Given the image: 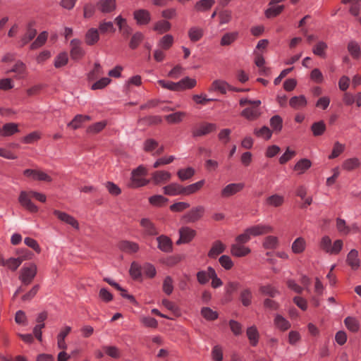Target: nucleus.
Masks as SVG:
<instances>
[{
    "instance_id": "1",
    "label": "nucleus",
    "mask_w": 361,
    "mask_h": 361,
    "mask_svg": "<svg viewBox=\"0 0 361 361\" xmlns=\"http://www.w3.org/2000/svg\"><path fill=\"white\" fill-rule=\"evenodd\" d=\"M206 209L202 205L192 207L181 216V221L185 224H194L201 220L204 216Z\"/></svg>"
},
{
    "instance_id": "2",
    "label": "nucleus",
    "mask_w": 361,
    "mask_h": 361,
    "mask_svg": "<svg viewBox=\"0 0 361 361\" xmlns=\"http://www.w3.org/2000/svg\"><path fill=\"white\" fill-rule=\"evenodd\" d=\"M147 174V170L143 165H140L136 169H133L131 172V188H140L147 185L150 180L140 178Z\"/></svg>"
},
{
    "instance_id": "3",
    "label": "nucleus",
    "mask_w": 361,
    "mask_h": 361,
    "mask_svg": "<svg viewBox=\"0 0 361 361\" xmlns=\"http://www.w3.org/2000/svg\"><path fill=\"white\" fill-rule=\"evenodd\" d=\"M37 273V265L34 263H30L27 266L24 265L21 268L18 279L23 285L28 286L32 282Z\"/></svg>"
},
{
    "instance_id": "4",
    "label": "nucleus",
    "mask_w": 361,
    "mask_h": 361,
    "mask_svg": "<svg viewBox=\"0 0 361 361\" xmlns=\"http://www.w3.org/2000/svg\"><path fill=\"white\" fill-rule=\"evenodd\" d=\"M217 130V125L214 123L203 122L199 126L192 130V136L193 137L207 135Z\"/></svg>"
},
{
    "instance_id": "5",
    "label": "nucleus",
    "mask_w": 361,
    "mask_h": 361,
    "mask_svg": "<svg viewBox=\"0 0 361 361\" xmlns=\"http://www.w3.org/2000/svg\"><path fill=\"white\" fill-rule=\"evenodd\" d=\"M70 56L71 59L74 61H79L82 59L85 55V51L82 47V42L80 39L75 38L70 42Z\"/></svg>"
},
{
    "instance_id": "6",
    "label": "nucleus",
    "mask_w": 361,
    "mask_h": 361,
    "mask_svg": "<svg viewBox=\"0 0 361 361\" xmlns=\"http://www.w3.org/2000/svg\"><path fill=\"white\" fill-rule=\"evenodd\" d=\"M179 238L176 241V245L186 244L191 242L196 235V231L188 227L182 226L179 231Z\"/></svg>"
},
{
    "instance_id": "7",
    "label": "nucleus",
    "mask_w": 361,
    "mask_h": 361,
    "mask_svg": "<svg viewBox=\"0 0 361 361\" xmlns=\"http://www.w3.org/2000/svg\"><path fill=\"white\" fill-rule=\"evenodd\" d=\"M35 25L36 23L34 20H31L27 23L26 32L18 42L20 47H23L35 38L37 35V30L35 28Z\"/></svg>"
},
{
    "instance_id": "8",
    "label": "nucleus",
    "mask_w": 361,
    "mask_h": 361,
    "mask_svg": "<svg viewBox=\"0 0 361 361\" xmlns=\"http://www.w3.org/2000/svg\"><path fill=\"white\" fill-rule=\"evenodd\" d=\"M30 192L21 191L18 197V202L22 207L32 213L38 211L37 207L31 201Z\"/></svg>"
},
{
    "instance_id": "9",
    "label": "nucleus",
    "mask_w": 361,
    "mask_h": 361,
    "mask_svg": "<svg viewBox=\"0 0 361 361\" xmlns=\"http://www.w3.org/2000/svg\"><path fill=\"white\" fill-rule=\"evenodd\" d=\"M53 214L61 221L71 226L76 230H79V223L75 217L67 214L66 212L59 210H54Z\"/></svg>"
},
{
    "instance_id": "10",
    "label": "nucleus",
    "mask_w": 361,
    "mask_h": 361,
    "mask_svg": "<svg viewBox=\"0 0 361 361\" xmlns=\"http://www.w3.org/2000/svg\"><path fill=\"white\" fill-rule=\"evenodd\" d=\"M244 188L243 183H230L221 190V195L222 197H229L240 192Z\"/></svg>"
},
{
    "instance_id": "11",
    "label": "nucleus",
    "mask_w": 361,
    "mask_h": 361,
    "mask_svg": "<svg viewBox=\"0 0 361 361\" xmlns=\"http://www.w3.org/2000/svg\"><path fill=\"white\" fill-rule=\"evenodd\" d=\"M32 256L33 254L32 252H29V255L27 256H20L17 258L11 257L8 259L5 260L3 266L7 267L12 271H16L24 260L30 259Z\"/></svg>"
},
{
    "instance_id": "12",
    "label": "nucleus",
    "mask_w": 361,
    "mask_h": 361,
    "mask_svg": "<svg viewBox=\"0 0 361 361\" xmlns=\"http://www.w3.org/2000/svg\"><path fill=\"white\" fill-rule=\"evenodd\" d=\"M134 19L139 25H147L151 20V14L146 9H138L133 13Z\"/></svg>"
},
{
    "instance_id": "13",
    "label": "nucleus",
    "mask_w": 361,
    "mask_h": 361,
    "mask_svg": "<svg viewBox=\"0 0 361 361\" xmlns=\"http://www.w3.org/2000/svg\"><path fill=\"white\" fill-rule=\"evenodd\" d=\"M96 6L102 13H110L116 8V0H99Z\"/></svg>"
},
{
    "instance_id": "14",
    "label": "nucleus",
    "mask_w": 361,
    "mask_h": 361,
    "mask_svg": "<svg viewBox=\"0 0 361 361\" xmlns=\"http://www.w3.org/2000/svg\"><path fill=\"white\" fill-rule=\"evenodd\" d=\"M171 173L166 171H156L152 173V181L155 185L165 183L170 180Z\"/></svg>"
},
{
    "instance_id": "15",
    "label": "nucleus",
    "mask_w": 361,
    "mask_h": 361,
    "mask_svg": "<svg viewBox=\"0 0 361 361\" xmlns=\"http://www.w3.org/2000/svg\"><path fill=\"white\" fill-rule=\"evenodd\" d=\"M158 248L164 252L169 253L173 250V243L170 238L161 235L157 238Z\"/></svg>"
},
{
    "instance_id": "16",
    "label": "nucleus",
    "mask_w": 361,
    "mask_h": 361,
    "mask_svg": "<svg viewBox=\"0 0 361 361\" xmlns=\"http://www.w3.org/2000/svg\"><path fill=\"white\" fill-rule=\"evenodd\" d=\"M164 193L169 196L183 195V185L177 183H170L163 188Z\"/></svg>"
},
{
    "instance_id": "17",
    "label": "nucleus",
    "mask_w": 361,
    "mask_h": 361,
    "mask_svg": "<svg viewBox=\"0 0 361 361\" xmlns=\"http://www.w3.org/2000/svg\"><path fill=\"white\" fill-rule=\"evenodd\" d=\"M251 236H258L272 232L273 228L269 225L257 224L247 228Z\"/></svg>"
},
{
    "instance_id": "18",
    "label": "nucleus",
    "mask_w": 361,
    "mask_h": 361,
    "mask_svg": "<svg viewBox=\"0 0 361 361\" xmlns=\"http://www.w3.org/2000/svg\"><path fill=\"white\" fill-rule=\"evenodd\" d=\"M15 73V78L16 79H23L27 76V74L26 66L21 61H18L13 67L7 71V73Z\"/></svg>"
},
{
    "instance_id": "19",
    "label": "nucleus",
    "mask_w": 361,
    "mask_h": 361,
    "mask_svg": "<svg viewBox=\"0 0 361 361\" xmlns=\"http://www.w3.org/2000/svg\"><path fill=\"white\" fill-rule=\"evenodd\" d=\"M140 226L143 228L145 235H157L159 233L154 224L149 219H142L140 220Z\"/></svg>"
},
{
    "instance_id": "20",
    "label": "nucleus",
    "mask_w": 361,
    "mask_h": 361,
    "mask_svg": "<svg viewBox=\"0 0 361 361\" xmlns=\"http://www.w3.org/2000/svg\"><path fill=\"white\" fill-rule=\"evenodd\" d=\"M346 263L352 269L357 270L360 267V261L358 257V252L355 249L351 250L347 255Z\"/></svg>"
},
{
    "instance_id": "21",
    "label": "nucleus",
    "mask_w": 361,
    "mask_h": 361,
    "mask_svg": "<svg viewBox=\"0 0 361 361\" xmlns=\"http://www.w3.org/2000/svg\"><path fill=\"white\" fill-rule=\"evenodd\" d=\"M118 246L121 251L129 254L137 252L140 248L137 243L129 240H122L119 242Z\"/></svg>"
},
{
    "instance_id": "22",
    "label": "nucleus",
    "mask_w": 361,
    "mask_h": 361,
    "mask_svg": "<svg viewBox=\"0 0 361 361\" xmlns=\"http://www.w3.org/2000/svg\"><path fill=\"white\" fill-rule=\"evenodd\" d=\"M251 250L243 245L234 243L231 246V253L233 256L243 257L250 254Z\"/></svg>"
},
{
    "instance_id": "23",
    "label": "nucleus",
    "mask_w": 361,
    "mask_h": 361,
    "mask_svg": "<svg viewBox=\"0 0 361 361\" xmlns=\"http://www.w3.org/2000/svg\"><path fill=\"white\" fill-rule=\"evenodd\" d=\"M99 40V30L97 28H90L85 35V42L89 46H93Z\"/></svg>"
},
{
    "instance_id": "24",
    "label": "nucleus",
    "mask_w": 361,
    "mask_h": 361,
    "mask_svg": "<svg viewBox=\"0 0 361 361\" xmlns=\"http://www.w3.org/2000/svg\"><path fill=\"white\" fill-rule=\"evenodd\" d=\"M239 37L238 31L228 32L224 34L220 40V45L227 47L234 43Z\"/></svg>"
},
{
    "instance_id": "25",
    "label": "nucleus",
    "mask_w": 361,
    "mask_h": 361,
    "mask_svg": "<svg viewBox=\"0 0 361 361\" xmlns=\"http://www.w3.org/2000/svg\"><path fill=\"white\" fill-rule=\"evenodd\" d=\"M260 109L256 107L245 108L240 113L241 116L249 121H255L260 116Z\"/></svg>"
},
{
    "instance_id": "26",
    "label": "nucleus",
    "mask_w": 361,
    "mask_h": 361,
    "mask_svg": "<svg viewBox=\"0 0 361 361\" xmlns=\"http://www.w3.org/2000/svg\"><path fill=\"white\" fill-rule=\"evenodd\" d=\"M225 249L226 246L221 240H216L213 243L208 252V257L213 259L216 258L218 255L223 253Z\"/></svg>"
},
{
    "instance_id": "27",
    "label": "nucleus",
    "mask_w": 361,
    "mask_h": 361,
    "mask_svg": "<svg viewBox=\"0 0 361 361\" xmlns=\"http://www.w3.org/2000/svg\"><path fill=\"white\" fill-rule=\"evenodd\" d=\"M307 102L304 95L294 96L289 100V105L294 109H300L307 106Z\"/></svg>"
},
{
    "instance_id": "28",
    "label": "nucleus",
    "mask_w": 361,
    "mask_h": 361,
    "mask_svg": "<svg viewBox=\"0 0 361 361\" xmlns=\"http://www.w3.org/2000/svg\"><path fill=\"white\" fill-rule=\"evenodd\" d=\"M347 49L354 59H358L361 56V48L357 42L350 40L347 45Z\"/></svg>"
},
{
    "instance_id": "29",
    "label": "nucleus",
    "mask_w": 361,
    "mask_h": 361,
    "mask_svg": "<svg viewBox=\"0 0 361 361\" xmlns=\"http://www.w3.org/2000/svg\"><path fill=\"white\" fill-rule=\"evenodd\" d=\"M312 166V162L310 159L303 158L300 159L293 167V170L299 175L304 173Z\"/></svg>"
},
{
    "instance_id": "30",
    "label": "nucleus",
    "mask_w": 361,
    "mask_h": 361,
    "mask_svg": "<svg viewBox=\"0 0 361 361\" xmlns=\"http://www.w3.org/2000/svg\"><path fill=\"white\" fill-rule=\"evenodd\" d=\"M90 120L89 116H83L82 114L76 115L73 120L67 124V126L73 130H77L82 127L84 122Z\"/></svg>"
},
{
    "instance_id": "31",
    "label": "nucleus",
    "mask_w": 361,
    "mask_h": 361,
    "mask_svg": "<svg viewBox=\"0 0 361 361\" xmlns=\"http://www.w3.org/2000/svg\"><path fill=\"white\" fill-rule=\"evenodd\" d=\"M203 35L204 30L200 27L193 26L188 30V37L192 42H198L202 39Z\"/></svg>"
},
{
    "instance_id": "32",
    "label": "nucleus",
    "mask_w": 361,
    "mask_h": 361,
    "mask_svg": "<svg viewBox=\"0 0 361 361\" xmlns=\"http://www.w3.org/2000/svg\"><path fill=\"white\" fill-rule=\"evenodd\" d=\"M1 129V133L0 135L4 137L11 136L19 131L18 126L17 123H6L3 126L2 128Z\"/></svg>"
},
{
    "instance_id": "33",
    "label": "nucleus",
    "mask_w": 361,
    "mask_h": 361,
    "mask_svg": "<svg viewBox=\"0 0 361 361\" xmlns=\"http://www.w3.org/2000/svg\"><path fill=\"white\" fill-rule=\"evenodd\" d=\"M204 180H200L195 183L183 186V195H190L198 192L204 185Z\"/></svg>"
},
{
    "instance_id": "34",
    "label": "nucleus",
    "mask_w": 361,
    "mask_h": 361,
    "mask_svg": "<svg viewBox=\"0 0 361 361\" xmlns=\"http://www.w3.org/2000/svg\"><path fill=\"white\" fill-rule=\"evenodd\" d=\"M247 336L252 346H256L259 342V334L255 326H250L246 331Z\"/></svg>"
},
{
    "instance_id": "35",
    "label": "nucleus",
    "mask_w": 361,
    "mask_h": 361,
    "mask_svg": "<svg viewBox=\"0 0 361 361\" xmlns=\"http://www.w3.org/2000/svg\"><path fill=\"white\" fill-rule=\"evenodd\" d=\"M306 248V241L302 237L297 238L291 246L292 252L294 254L302 253Z\"/></svg>"
},
{
    "instance_id": "36",
    "label": "nucleus",
    "mask_w": 361,
    "mask_h": 361,
    "mask_svg": "<svg viewBox=\"0 0 361 361\" xmlns=\"http://www.w3.org/2000/svg\"><path fill=\"white\" fill-rule=\"evenodd\" d=\"M284 203V197L282 195L274 194L269 196L265 200V204L268 206L279 207Z\"/></svg>"
},
{
    "instance_id": "37",
    "label": "nucleus",
    "mask_w": 361,
    "mask_h": 361,
    "mask_svg": "<svg viewBox=\"0 0 361 361\" xmlns=\"http://www.w3.org/2000/svg\"><path fill=\"white\" fill-rule=\"evenodd\" d=\"M214 4V0H200L196 2L194 8L197 12H205L209 11Z\"/></svg>"
},
{
    "instance_id": "38",
    "label": "nucleus",
    "mask_w": 361,
    "mask_h": 361,
    "mask_svg": "<svg viewBox=\"0 0 361 361\" xmlns=\"http://www.w3.org/2000/svg\"><path fill=\"white\" fill-rule=\"evenodd\" d=\"M283 9V5H271L269 6V8L265 10L264 15L267 18H273L280 15Z\"/></svg>"
},
{
    "instance_id": "39",
    "label": "nucleus",
    "mask_w": 361,
    "mask_h": 361,
    "mask_svg": "<svg viewBox=\"0 0 361 361\" xmlns=\"http://www.w3.org/2000/svg\"><path fill=\"white\" fill-rule=\"evenodd\" d=\"M259 292L264 295L271 298H274L280 294L279 290L271 284L261 286L259 287Z\"/></svg>"
},
{
    "instance_id": "40",
    "label": "nucleus",
    "mask_w": 361,
    "mask_h": 361,
    "mask_svg": "<svg viewBox=\"0 0 361 361\" xmlns=\"http://www.w3.org/2000/svg\"><path fill=\"white\" fill-rule=\"evenodd\" d=\"M275 326L281 331H285L290 328V323L280 314H276L274 320Z\"/></svg>"
},
{
    "instance_id": "41",
    "label": "nucleus",
    "mask_w": 361,
    "mask_h": 361,
    "mask_svg": "<svg viewBox=\"0 0 361 361\" xmlns=\"http://www.w3.org/2000/svg\"><path fill=\"white\" fill-rule=\"evenodd\" d=\"M195 169L190 166L185 169H180L177 171V176L181 181L189 180L195 175Z\"/></svg>"
},
{
    "instance_id": "42",
    "label": "nucleus",
    "mask_w": 361,
    "mask_h": 361,
    "mask_svg": "<svg viewBox=\"0 0 361 361\" xmlns=\"http://www.w3.org/2000/svg\"><path fill=\"white\" fill-rule=\"evenodd\" d=\"M48 32L47 31H43L39 33V35L37 37L35 40L30 44V49H37L42 46H43L47 40Z\"/></svg>"
},
{
    "instance_id": "43",
    "label": "nucleus",
    "mask_w": 361,
    "mask_h": 361,
    "mask_svg": "<svg viewBox=\"0 0 361 361\" xmlns=\"http://www.w3.org/2000/svg\"><path fill=\"white\" fill-rule=\"evenodd\" d=\"M178 91H183L187 89H192L195 87L197 84V81L195 78H191L189 77H185L178 81Z\"/></svg>"
},
{
    "instance_id": "44",
    "label": "nucleus",
    "mask_w": 361,
    "mask_h": 361,
    "mask_svg": "<svg viewBox=\"0 0 361 361\" xmlns=\"http://www.w3.org/2000/svg\"><path fill=\"white\" fill-rule=\"evenodd\" d=\"M144 38V35L141 32H135L130 39V49H131L132 50L136 49L139 47V45L142 42Z\"/></svg>"
},
{
    "instance_id": "45",
    "label": "nucleus",
    "mask_w": 361,
    "mask_h": 361,
    "mask_svg": "<svg viewBox=\"0 0 361 361\" xmlns=\"http://www.w3.org/2000/svg\"><path fill=\"white\" fill-rule=\"evenodd\" d=\"M185 116L186 113L185 111H176L175 113L166 115L165 116V120L169 123H178L183 121Z\"/></svg>"
},
{
    "instance_id": "46",
    "label": "nucleus",
    "mask_w": 361,
    "mask_h": 361,
    "mask_svg": "<svg viewBox=\"0 0 361 361\" xmlns=\"http://www.w3.org/2000/svg\"><path fill=\"white\" fill-rule=\"evenodd\" d=\"M171 28V23L165 20L157 21L153 27V30L159 34H163L169 31Z\"/></svg>"
},
{
    "instance_id": "47",
    "label": "nucleus",
    "mask_w": 361,
    "mask_h": 361,
    "mask_svg": "<svg viewBox=\"0 0 361 361\" xmlns=\"http://www.w3.org/2000/svg\"><path fill=\"white\" fill-rule=\"evenodd\" d=\"M328 48L327 44L324 41L318 42L313 47L312 52L316 56L322 58L326 57V51Z\"/></svg>"
},
{
    "instance_id": "48",
    "label": "nucleus",
    "mask_w": 361,
    "mask_h": 361,
    "mask_svg": "<svg viewBox=\"0 0 361 361\" xmlns=\"http://www.w3.org/2000/svg\"><path fill=\"white\" fill-rule=\"evenodd\" d=\"M360 166V161L359 159L356 157L348 159L343 163L342 167L344 170L350 171L354 169L359 168Z\"/></svg>"
},
{
    "instance_id": "49",
    "label": "nucleus",
    "mask_w": 361,
    "mask_h": 361,
    "mask_svg": "<svg viewBox=\"0 0 361 361\" xmlns=\"http://www.w3.org/2000/svg\"><path fill=\"white\" fill-rule=\"evenodd\" d=\"M270 126L276 133L281 131L283 128V119L279 115H274L270 118Z\"/></svg>"
},
{
    "instance_id": "50",
    "label": "nucleus",
    "mask_w": 361,
    "mask_h": 361,
    "mask_svg": "<svg viewBox=\"0 0 361 361\" xmlns=\"http://www.w3.org/2000/svg\"><path fill=\"white\" fill-rule=\"evenodd\" d=\"M142 267H141L137 262H133L131 263L129 274L133 280H138L142 276Z\"/></svg>"
},
{
    "instance_id": "51",
    "label": "nucleus",
    "mask_w": 361,
    "mask_h": 361,
    "mask_svg": "<svg viewBox=\"0 0 361 361\" xmlns=\"http://www.w3.org/2000/svg\"><path fill=\"white\" fill-rule=\"evenodd\" d=\"M240 300L245 307H248L252 303V294L250 288L243 289L240 293Z\"/></svg>"
},
{
    "instance_id": "52",
    "label": "nucleus",
    "mask_w": 361,
    "mask_h": 361,
    "mask_svg": "<svg viewBox=\"0 0 361 361\" xmlns=\"http://www.w3.org/2000/svg\"><path fill=\"white\" fill-rule=\"evenodd\" d=\"M311 130L314 136H320L323 135L326 130V124L323 121L314 122L311 126Z\"/></svg>"
},
{
    "instance_id": "53",
    "label": "nucleus",
    "mask_w": 361,
    "mask_h": 361,
    "mask_svg": "<svg viewBox=\"0 0 361 361\" xmlns=\"http://www.w3.org/2000/svg\"><path fill=\"white\" fill-rule=\"evenodd\" d=\"M254 134L257 137L268 140L271 137L272 131L267 126H264L259 129L255 128L254 130Z\"/></svg>"
},
{
    "instance_id": "54",
    "label": "nucleus",
    "mask_w": 361,
    "mask_h": 361,
    "mask_svg": "<svg viewBox=\"0 0 361 361\" xmlns=\"http://www.w3.org/2000/svg\"><path fill=\"white\" fill-rule=\"evenodd\" d=\"M201 314L206 320L208 321H214L219 317L217 312L214 311L208 307H204L201 309Z\"/></svg>"
},
{
    "instance_id": "55",
    "label": "nucleus",
    "mask_w": 361,
    "mask_h": 361,
    "mask_svg": "<svg viewBox=\"0 0 361 361\" xmlns=\"http://www.w3.org/2000/svg\"><path fill=\"white\" fill-rule=\"evenodd\" d=\"M336 228L342 235H347L350 233V226L346 224L344 219L341 218L336 219Z\"/></svg>"
},
{
    "instance_id": "56",
    "label": "nucleus",
    "mask_w": 361,
    "mask_h": 361,
    "mask_svg": "<svg viewBox=\"0 0 361 361\" xmlns=\"http://www.w3.org/2000/svg\"><path fill=\"white\" fill-rule=\"evenodd\" d=\"M212 87L214 90L220 92L221 94H226V90H229V87L231 86L226 81L216 80L212 82Z\"/></svg>"
},
{
    "instance_id": "57",
    "label": "nucleus",
    "mask_w": 361,
    "mask_h": 361,
    "mask_svg": "<svg viewBox=\"0 0 361 361\" xmlns=\"http://www.w3.org/2000/svg\"><path fill=\"white\" fill-rule=\"evenodd\" d=\"M279 244L278 238L274 235L266 237L263 242V247L265 249H275Z\"/></svg>"
},
{
    "instance_id": "58",
    "label": "nucleus",
    "mask_w": 361,
    "mask_h": 361,
    "mask_svg": "<svg viewBox=\"0 0 361 361\" xmlns=\"http://www.w3.org/2000/svg\"><path fill=\"white\" fill-rule=\"evenodd\" d=\"M104 74L102 68L99 62H95L94 64V68L92 71H91L88 75L87 78L89 80H94L97 79L99 75Z\"/></svg>"
},
{
    "instance_id": "59",
    "label": "nucleus",
    "mask_w": 361,
    "mask_h": 361,
    "mask_svg": "<svg viewBox=\"0 0 361 361\" xmlns=\"http://www.w3.org/2000/svg\"><path fill=\"white\" fill-rule=\"evenodd\" d=\"M98 30L102 34H105L108 32L114 33L115 32L116 29L111 21H102L99 24Z\"/></svg>"
},
{
    "instance_id": "60",
    "label": "nucleus",
    "mask_w": 361,
    "mask_h": 361,
    "mask_svg": "<svg viewBox=\"0 0 361 361\" xmlns=\"http://www.w3.org/2000/svg\"><path fill=\"white\" fill-rule=\"evenodd\" d=\"M173 44V37L171 35H166L159 41V46L163 49H169Z\"/></svg>"
},
{
    "instance_id": "61",
    "label": "nucleus",
    "mask_w": 361,
    "mask_h": 361,
    "mask_svg": "<svg viewBox=\"0 0 361 361\" xmlns=\"http://www.w3.org/2000/svg\"><path fill=\"white\" fill-rule=\"evenodd\" d=\"M344 323L348 329L352 332H357L359 330V323L357 320L354 317H346L344 320Z\"/></svg>"
},
{
    "instance_id": "62",
    "label": "nucleus",
    "mask_w": 361,
    "mask_h": 361,
    "mask_svg": "<svg viewBox=\"0 0 361 361\" xmlns=\"http://www.w3.org/2000/svg\"><path fill=\"white\" fill-rule=\"evenodd\" d=\"M163 291L168 295H170L173 290V281L170 276L164 278L162 286Z\"/></svg>"
},
{
    "instance_id": "63",
    "label": "nucleus",
    "mask_w": 361,
    "mask_h": 361,
    "mask_svg": "<svg viewBox=\"0 0 361 361\" xmlns=\"http://www.w3.org/2000/svg\"><path fill=\"white\" fill-rule=\"evenodd\" d=\"M68 61V54L65 51L61 52L55 58L54 66L56 68L64 66L67 64Z\"/></svg>"
},
{
    "instance_id": "64",
    "label": "nucleus",
    "mask_w": 361,
    "mask_h": 361,
    "mask_svg": "<svg viewBox=\"0 0 361 361\" xmlns=\"http://www.w3.org/2000/svg\"><path fill=\"white\" fill-rule=\"evenodd\" d=\"M168 198L161 195L151 196L149 198V202L156 207H161L168 202Z\"/></svg>"
}]
</instances>
